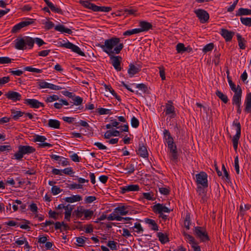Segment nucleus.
I'll list each match as a JSON object with an SVG mask.
<instances>
[{
    "mask_svg": "<svg viewBox=\"0 0 251 251\" xmlns=\"http://www.w3.org/2000/svg\"><path fill=\"white\" fill-rule=\"evenodd\" d=\"M100 47L105 53L110 57L112 64L117 71H120L122 68L120 66L122 58L120 56H114L113 54H119L124 48L123 43H120V39L113 37L105 40L104 44H99L98 45Z\"/></svg>",
    "mask_w": 251,
    "mask_h": 251,
    "instance_id": "1",
    "label": "nucleus"
},
{
    "mask_svg": "<svg viewBox=\"0 0 251 251\" xmlns=\"http://www.w3.org/2000/svg\"><path fill=\"white\" fill-rule=\"evenodd\" d=\"M94 215V211L90 209H85L82 206H79L73 213V216H75L76 219L81 218L84 215L82 220H90Z\"/></svg>",
    "mask_w": 251,
    "mask_h": 251,
    "instance_id": "2",
    "label": "nucleus"
},
{
    "mask_svg": "<svg viewBox=\"0 0 251 251\" xmlns=\"http://www.w3.org/2000/svg\"><path fill=\"white\" fill-rule=\"evenodd\" d=\"M18 151L14 155L15 159L20 160L23 157L24 155L30 154L35 151V148L29 146L20 145L18 147Z\"/></svg>",
    "mask_w": 251,
    "mask_h": 251,
    "instance_id": "3",
    "label": "nucleus"
},
{
    "mask_svg": "<svg viewBox=\"0 0 251 251\" xmlns=\"http://www.w3.org/2000/svg\"><path fill=\"white\" fill-rule=\"evenodd\" d=\"M194 232L195 235L199 238L201 242H205L210 240L206 230L201 226L195 227Z\"/></svg>",
    "mask_w": 251,
    "mask_h": 251,
    "instance_id": "4",
    "label": "nucleus"
},
{
    "mask_svg": "<svg viewBox=\"0 0 251 251\" xmlns=\"http://www.w3.org/2000/svg\"><path fill=\"white\" fill-rule=\"evenodd\" d=\"M233 125L236 127V133L232 138L233 146L235 151H236L238 147V144L239 138L241 136V126L239 122L237 121H234Z\"/></svg>",
    "mask_w": 251,
    "mask_h": 251,
    "instance_id": "5",
    "label": "nucleus"
},
{
    "mask_svg": "<svg viewBox=\"0 0 251 251\" xmlns=\"http://www.w3.org/2000/svg\"><path fill=\"white\" fill-rule=\"evenodd\" d=\"M196 183L197 185H201L202 187H208L207 175L204 172H201L196 175Z\"/></svg>",
    "mask_w": 251,
    "mask_h": 251,
    "instance_id": "6",
    "label": "nucleus"
},
{
    "mask_svg": "<svg viewBox=\"0 0 251 251\" xmlns=\"http://www.w3.org/2000/svg\"><path fill=\"white\" fill-rule=\"evenodd\" d=\"M35 19L27 18L25 21H22L15 25L11 30V32H18L22 28L33 24L35 22Z\"/></svg>",
    "mask_w": 251,
    "mask_h": 251,
    "instance_id": "7",
    "label": "nucleus"
},
{
    "mask_svg": "<svg viewBox=\"0 0 251 251\" xmlns=\"http://www.w3.org/2000/svg\"><path fill=\"white\" fill-rule=\"evenodd\" d=\"M167 144L168 148L170 151V157L171 160L175 162H176L177 161L178 155L176 145L174 141L173 142L172 144L170 143Z\"/></svg>",
    "mask_w": 251,
    "mask_h": 251,
    "instance_id": "8",
    "label": "nucleus"
},
{
    "mask_svg": "<svg viewBox=\"0 0 251 251\" xmlns=\"http://www.w3.org/2000/svg\"><path fill=\"white\" fill-rule=\"evenodd\" d=\"M60 46L66 48L67 49H71L73 51L77 53L80 56H85V53L81 50L80 49L78 46L73 44L70 42L62 44Z\"/></svg>",
    "mask_w": 251,
    "mask_h": 251,
    "instance_id": "9",
    "label": "nucleus"
},
{
    "mask_svg": "<svg viewBox=\"0 0 251 251\" xmlns=\"http://www.w3.org/2000/svg\"><path fill=\"white\" fill-rule=\"evenodd\" d=\"M195 13L199 18L201 23L207 22L209 18V14L207 11L203 9H199L195 11Z\"/></svg>",
    "mask_w": 251,
    "mask_h": 251,
    "instance_id": "10",
    "label": "nucleus"
},
{
    "mask_svg": "<svg viewBox=\"0 0 251 251\" xmlns=\"http://www.w3.org/2000/svg\"><path fill=\"white\" fill-rule=\"evenodd\" d=\"M152 208L153 211L155 213H158L159 214H162L163 212L170 213L171 212V210L170 209L161 203H157L154 205L152 207Z\"/></svg>",
    "mask_w": 251,
    "mask_h": 251,
    "instance_id": "11",
    "label": "nucleus"
},
{
    "mask_svg": "<svg viewBox=\"0 0 251 251\" xmlns=\"http://www.w3.org/2000/svg\"><path fill=\"white\" fill-rule=\"evenodd\" d=\"M137 154L143 158H147L149 156L147 147L143 143H139L138 149L136 151Z\"/></svg>",
    "mask_w": 251,
    "mask_h": 251,
    "instance_id": "12",
    "label": "nucleus"
},
{
    "mask_svg": "<svg viewBox=\"0 0 251 251\" xmlns=\"http://www.w3.org/2000/svg\"><path fill=\"white\" fill-rule=\"evenodd\" d=\"M6 97L14 101L20 100L21 99L22 96L19 93L13 91H9L5 94Z\"/></svg>",
    "mask_w": 251,
    "mask_h": 251,
    "instance_id": "13",
    "label": "nucleus"
},
{
    "mask_svg": "<svg viewBox=\"0 0 251 251\" xmlns=\"http://www.w3.org/2000/svg\"><path fill=\"white\" fill-rule=\"evenodd\" d=\"M141 70V66L137 65L136 66L132 63L129 65V68L127 72L130 77H132L134 75L138 73Z\"/></svg>",
    "mask_w": 251,
    "mask_h": 251,
    "instance_id": "14",
    "label": "nucleus"
},
{
    "mask_svg": "<svg viewBox=\"0 0 251 251\" xmlns=\"http://www.w3.org/2000/svg\"><path fill=\"white\" fill-rule=\"evenodd\" d=\"M207 188L201 185H197V192L199 195L201 197V202L202 203H204L207 201L206 191H205V189Z\"/></svg>",
    "mask_w": 251,
    "mask_h": 251,
    "instance_id": "15",
    "label": "nucleus"
},
{
    "mask_svg": "<svg viewBox=\"0 0 251 251\" xmlns=\"http://www.w3.org/2000/svg\"><path fill=\"white\" fill-rule=\"evenodd\" d=\"M15 48L17 50H25L27 48L24 37L17 38L15 40Z\"/></svg>",
    "mask_w": 251,
    "mask_h": 251,
    "instance_id": "16",
    "label": "nucleus"
},
{
    "mask_svg": "<svg viewBox=\"0 0 251 251\" xmlns=\"http://www.w3.org/2000/svg\"><path fill=\"white\" fill-rule=\"evenodd\" d=\"M221 35L225 39L226 42L230 41L233 35L234 32L231 31H229L226 29L222 28L221 31Z\"/></svg>",
    "mask_w": 251,
    "mask_h": 251,
    "instance_id": "17",
    "label": "nucleus"
},
{
    "mask_svg": "<svg viewBox=\"0 0 251 251\" xmlns=\"http://www.w3.org/2000/svg\"><path fill=\"white\" fill-rule=\"evenodd\" d=\"M121 192L122 194H125L129 191H137L139 190V186L138 185L131 184L128 186H126L121 188Z\"/></svg>",
    "mask_w": 251,
    "mask_h": 251,
    "instance_id": "18",
    "label": "nucleus"
},
{
    "mask_svg": "<svg viewBox=\"0 0 251 251\" xmlns=\"http://www.w3.org/2000/svg\"><path fill=\"white\" fill-rule=\"evenodd\" d=\"M129 206H118L114 209V213L117 215H126L129 212Z\"/></svg>",
    "mask_w": 251,
    "mask_h": 251,
    "instance_id": "19",
    "label": "nucleus"
},
{
    "mask_svg": "<svg viewBox=\"0 0 251 251\" xmlns=\"http://www.w3.org/2000/svg\"><path fill=\"white\" fill-rule=\"evenodd\" d=\"M139 26L141 27V28H139L140 32L147 31L152 27L151 23L144 21L140 22Z\"/></svg>",
    "mask_w": 251,
    "mask_h": 251,
    "instance_id": "20",
    "label": "nucleus"
},
{
    "mask_svg": "<svg viewBox=\"0 0 251 251\" xmlns=\"http://www.w3.org/2000/svg\"><path fill=\"white\" fill-rule=\"evenodd\" d=\"M245 103V111L249 113H251V92L247 95Z\"/></svg>",
    "mask_w": 251,
    "mask_h": 251,
    "instance_id": "21",
    "label": "nucleus"
},
{
    "mask_svg": "<svg viewBox=\"0 0 251 251\" xmlns=\"http://www.w3.org/2000/svg\"><path fill=\"white\" fill-rule=\"evenodd\" d=\"M242 91L240 90L238 94H234L232 98V104L236 106L241 105Z\"/></svg>",
    "mask_w": 251,
    "mask_h": 251,
    "instance_id": "22",
    "label": "nucleus"
},
{
    "mask_svg": "<svg viewBox=\"0 0 251 251\" xmlns=\"http://www.w3.org/2000/svg\"><path fill=\"white\" fill-rule=\"evenodd\" d=\"M164 111L166 115L175 114V107L173 105V102L171 100H169L168 103H166V108Z\"/></svg>",
    "mask_w": 251,
    "mask_h": 251,
    "instance_id": "23",
    "label": "nucleus"
},
{
    "mask_svg": "<svg viewBox=\"0 0 251 251\" xmlns=\"http://www.w3.org/2000/svg\"><path fill=\"white\" fill-rule=\"evenodd\" d=\"M145 222L151 226V229L154 231L158 230V226L154 220L149 218H145Z\"/></svg>",
    "mask_w": 251,
    "mask_h": 251,
    "instance_id": "24",
    "label": "nucleus"
},
{
    "mask_svg": "<svg viewBox=\"0 0 251 251\" xmlns=\"http://www.w3.org/2000/svg\"><path fill=\"white\" fill-rule=\"evenodd\" d=\"M54 29L57 31L62 33H66L68 34H72L73 33L72 31L70 29L65 27L64 25H58L55 26Z\"/></svg>",
    "mask_w": 251,
    "mask_h": 251,
    "instance_id": "25",
    "label": "nucleus"
},
{
    "mask_svg": "<svg viewBox=\"0 0 251 251\" xmlns=\"http://www.w3.org/2000/svg\"><path fill=\"white\" fill-rule=\"evenodd\" d=\"M25 103L30 105L31 108H38V100L35 99H25Z\"/></svg>",
    "mask_w": 251,
    "mask_h": 251,
    "instance_id": "26",
    "label": "nucleus"
},
{
    "mask_svg": "<svg viewBox=\"0 0 251 251\" xmlns=\"http://www.w3.org/2000/svg\"><path fill=\"white\" fill-rule=\"evenodd\" d=\"M26 47H27L29 49H31L34 47V38L29 36L24 37Z\"/></svg>",
    "mask_w": 251,
    "mask_h": 251,
    "instance_id": "27",
    "label": "nucleus"
},
{
    "mask_svg": "<svg viewBox=\"0 0 251 251\" xmlns=\"http://www.w3.org/2000/svg\"><path fill=\"white\" fill-rule=\"evenodd\" d=\"M65 201L73 203L76 201H79L82 200V197L80 195H73L70 197H67L65 199Z\"/></svg>",
    "mask_w": 251,
    "mask_h": 251,
    "instance_id": "28",
    "label": "nucleus"
},
{
    "mask_svg": "<svg viewBox=\"0 0 251 251\" xmlns=\"http://www.w3.org/2000/svg\"><path fill=\"white\" fill-rule=\"evenodd\" d=\"M164 139L166 141L167 144L171 143H173L174 139L171 136L170 132L167 129H164L163 131Z\"/></svg>",
    "mask_w": 251,
    "mask_h": 251,
    "instance_id": "29",
    "label": "nucleus"
},
{
    "mask_svg": "<svg viewBox=\"0 0 251 251\" xmlns=\"http://www.w3.org/2000/svg\"><path fill=\"white\" fill-rule=\"evenodd\" d=\"M73 208V206H70L69 204L65 206V219L68 221L70 220V217Z\"/></svg>",
    "mask_w": 251,
    "mask_h": 251,
    "instance_id": "30",
    "label": "nucleus"
},
{
    "mask_svg": "<svg viewBox=\"0 0 251 251\" xmlns=\"http://www.w3.org/2000/svg\"><path fill=\"white\" fill-rule=\"evenodd\" d=\"M251 15V9L240 8L236 14V16Z\"/></svg>",
    "mask_w": 251,
    "mask_h": 251,
    "instance_id": "31",
    "label": "nucleus"
},
{
    "mask_svg": "<svg viewBox=\"0 0 251 251\" xmlns=\"http://www.w3.org/2000/svg\"><path fill=\"white\" fill-rule=\"evenodd\" d=\"M157 235L159 240L162 244H164L169 242V239L167 235L162 232H158Z\"/></svg>",
    "mask_w": 251,
    "mask_h": 251,
    "instance_id": "32",
    "label": "nucleus"
},
{
    "mask_svg": "<svg viewBox=\"0 0 251 251\" xmlns=\"http://www.w3.org/2000/svg\"><path fill=\"white\" fill-rule=\"evenodd\" d=\"M216 95L224 103H227L228 101L227 96L219 90H217Z\"/></svg>",
    "mask_w": 251,
    "mask_h": 251,
    "instance_id": "33",
    "label": "nucleus"
},
{
    "mask_svg": "<svg viewBox=\"0 0 251 251\" xmlns=\"http://www.w3.org/2000/svg\"><path fill=\"white\" fill-rule=\"evenodd\" d=\"M60 123L58 120L50 119L49 120L48 126H49L58 129L60 128Z\"/></svg>",
    "mask_w": 251,
    "mask_h": 251,
    "instance_id": "34",
    "label": "nucleus"
},
{
    "mask_svg": "<svg viewBox=\"0 0 251 251\" xmlns=\"http://www.w3.org/2000/svg\"><path fill=\"white\" fill-rule=\"evenodd\" d=\"M236 36H237V39L238 40V45H239L240 48L241 49L244 50L246 48V46H245V44L244 43V42H246L245 39L243 38L242 37V36L239 33H237L236 34Z\"/></svg>",
    "mask_w": 251,
    "mask_h": 251,
    "instance_id": "35",
    "label": "nucleus"
},
{
    "mask_svg": "<svg viewBox=\"0 0 251 251\" xmlns=\"http://www.w3.org/2000/svg\"><path fill=\"white\" fill-rule=\"evenodd\" d=\"M11 114H12V118L15 120L19 119V118L24 115L25 112L21 111H16L14 109L11 110Z\"/></svg>",
    "mask_w": 251,
    "mask_h": 251,
    "instance_id": "36",
    "label": "nucleus"
},
{
    "mask_svg": "<svg viewBox=\"0 0 251 251\" xmlns=\"http://www.w3.org/2000/svg\"><path fill=\"white\" fill-rule=\"evenodd\" d=\"M104 86L106 90H108L109 91V92L111 93V94L115 97V98L118 100V101H120L121 100V99L117 93L115 92V91L112 89L111 86L110 85H107L106 84H104Z\"/></svg>",
    "mask_w": 251,
    "mask_h": 251,
    "instance_id": "37",
    "label": "nucleus"
},
{
    "mask_svg": "<svg viewBox=\"0 0 251 251\" xmlns=\"http://www.w3.org/2000/svg\"><path fill=\"white\" fill-rule=\"evenodd\" d=\"M184 235L189 240V243L190 245H198V243L192 235L185 232L184 233Z\"/></svg>",
    "mask_w": 251,
    "mask_h": 251,
    "instance_id": "38",
    "label": "nucleus"
},
{
    "mask_svg": "<svg viewBox=\"0 0 251 251\" xmlns=\"http://www.w3.org/2000/svg\"><path fill=\"white\" fill-rule=\"evenodd\" d=\"M176 50L178 53H182L188 50V48H186L183 43H178L176 46Z\"/></svg>",
    "mask_w": 251,
    "mask_h": 251,
    "instance_id": "39",
    "label": "nucleus"
},
{
    "mask_svg": "<svg viewBox=\"0 0 251 251\" xmlns=\"http://www.w3.org/2000/svg\"><path fill=\"white\" fill-rule=\"evenodd\" d=\"M140 33L139 28H135L131 30H128L124 32L123 35L124 36H130L132 34H137Z\"/></svg>",
    "mask_w": 251,
    "mask_h": 251,
    "instance_id": "40",
    "label": "nucleus"
},
{
    "mask_svg": "<svg viewBox=\"0 0 251 251\" xmlns=\"http://www.w3.org/2000/svg\"><path fill=\"white\" fill-rule=\"evenodd\" d=\"M240 21L242 24L248 26H251V18H240Z\"/></svg>",
    "mask_w": 251,
    "mask_h": 251,
    "instance_id": "41",
    "label": "nucleus"
},
{
    "mask_svg": "<svg viewBox=\"0 0 251 251\" xmlns=\"http://www.w3.org/2000/svg\"><path fill=\"white\" fill-rule=\"evenodd\" d=\"M48 7L50 9V10L54 12L55 13H59L60 14H63V11L62 9L59 7L55 6L52 2L50 4V5Z\"/></svg>",
    "mask_w": 251,
    "mask_h": 251,
    "instance_id": "42",
    "label": "nucleus"
},
{
    "mask_svg": "<svg viewBox=\"0 0 251 251\" xmlns=\"http://www.w3.org/2000/svg\"><path fill=\"white\" fill-rule=\"evenodd\" d=\"M96 112H98L100 115H104V114H111V112L110 110L108 109H105L103 108H99L97 109Z\"/></svg>",
    "mask_w": 251,
    "mask_h": 251,
    "instance_id": "43",
    "label": "nucleus"
},
{
    "mask_svg": "<svg viewBox=\"0 0 251 251\" xmlns=\"http://www.w3.org/2000/svg\"><path fill=\"white\" fill-rule=\"evenodd\" d=\"M136 88L142 90L144 93L148 94L149 90L147 86L144 83L138 84L136 85Z\"/></svg>",
    "mask_w": 251,
    "mask_h": 251,
    "instance_id": "44",
    "label": "nucleus"
},
{
    "mask_svg": "<svg viewBox=\"0 0 251 251\" xmlns=\"http://www.w3.org/2000/svg\"><path fill=\"white\" fill-rule=\"evenodd\" d=\"M214 45L212 43H209L205 45L202 49V51L204 53H206L212 50L214 48Z\"/></svg>",
    "mask_w": 251,
    "mask_h": 251,
    "instance_id": "45",
    "label": "nucleus"
},
{
    "mask_svg": "<svg viewBox=\"0 0 251 251\" xmlns=\"http://www.w3.org/2000/svg\"><path fill=\"white\" fill-rule=\"evenodd\" d=\"M190 224L191 222L190 214H187L185 217V219L184 222V226L187 229H189Z\"/></svg>",
    "mask_w": 251,
    "mask_h": 251,
    "instance_id": "46",
    "label": "nucleus"
},
{
    "mask_svg": "<svg viewBox=\"0 0 251 251\" xmlns=\"http://www.w3.org/2000/svg\"><path fill=\"white\" fill-rule=\"evenodd\" d=\"M24 70L30 72H35L36 73H41L42 72V70L41 69L32 68L29 66L25 67L24 68Z\"/></svg>",
    "mask_w": 251,
    "mask_h": 251,
    "instance_id": "47",
    "label": "nucleus"
},
{
    "mask_svg": "<svg viewBox=\"0 0 251 251\" xmlns=\"http://www.w3.org/2000/svg\"><path fill=\"white\" fill-rule=\"evenodd\" d=\"M46 139L47 138L44 136L39 135H35L34 139L35 142H40L42 143H43Z\"/></svg>",
    "mask_w": 251,
    "mask_h": 251,
    "instance_id": "48",
    "label": "nucleus"
},
{
    "mask_svg": "<svg viewBox=\"0 0 251 251\" xmlns=\"http://www.w3.org/2000/svg\"><path fill=\"white\" fill-rule=\"evenodd\" d=\"M38 85L39 86V88L43 89V88H49L50 83H48L44 80H41L38 83Z\"/></svg>",
    "mask_w": 251,
    "mask_h": 251,
    "instance_id": "49",
    "label": "nucleus"
},
{
    "mask_svg": "<svg viewBox=\"0 0 251 251\" xmlns=\"http://www.w3.org/2000/svg\"><path fill=\"white\" fill-rule=\"evenodd\" d=\"M73 100L74 101V104L76 105H80L83 101V99L79 96H74Z\"/></svg>",
    "mask_w": 251,
    "mask_h": 251,
    "instance_id": "50",
    "label": "nucleus"
},
{
    "mask_svg": "<svg viewBox=\"0 0 251 251\" xmlns=\"http://www.w3.org/2000/svg\"><path fill=\"white\" fill-rule=\"evenodd\" d=\"M131 125L133 127L137 128L139 126V122L136 117H133L131 120Z\"/></svg>",
    "mask_w": 251,
    "mask_h": 251,
    "instance_id": "51",
    "label": "nucleus"
},
{
    "mask_svg": "<svg viewBox=\"0 0 251 251\" xmlns=\"http://www.w3.org/2000/svg\"><path fill=\"white\" fill-rule=\"evenodd\" d=\"M117 243L114 241H109L107 243V246L112 250H116L117 249Z\"/></svg>",
    "mask_w": 251,
    "mask_h": 251,
    "instance_id": "52",
    "label": "nucleus"
},
{
    "mask_svg": "<svg viewBox=\"0 0 251 251\" xmlns=\"http://www.w3.org/2000/svg\"><path fill=\"white\" fill-rule=\"evenodd\" d=\"M59 98L57 95H53L47 97L46 100L47 102H51L55 100H59Z\"/></svg>",
    "mask_w": 251,
    "mask_h": 251,
    "instance_id": "53",
    "label": "nucleus"
},
{
    "mask_svg": "<svg viewBox=\"0 0 251 251\" xmlns=\"http://www.w3.org/2000/svg\"><path fill=\"white\" fill-rule=\"evenodd\" d=\"M11 62V59L8 57H0V64H7L10 63Z\"/></svg>",
    "mask_w": 251,
    "mask_h": 251,
    "instance_id": "54",
    "label": "nucleus"
},
{
    "mask_svg": "<svg viewBox=\"0 0 251 251\" xmlns=\"http://www.w3.org/2000/svg\"><path fill=\"white\" fill-rule=\"evenodd\" d=\"M62 191V190L57 186H53L51 188V193L54 195L60 193Z\"/></svg>",
    "mask_w": 251,
    "mask_h": 251,
    "instance_id": "55",
    "label": "nucleus"
},
{
    "mask_svg": "<svg viewBox=\"0 0 251 251\" xmlns=\"http://www.w3.org/2000/svg\"><path fill=\"white\" fill-rule=\"evenodd\" d=\"M231 90L234 92V94H238L239 91L242 90L241 87L238 85L237 87L235 84L230 86Z\"/></svg>",
    "mask_w": 251,
    "mask_h": 251,
    "instance_id": "56",
    "label": "nucleus"
},
{
    "mask_svg": "<svg viewBox=\"0 0 251 251\" xmlns=\"http://www.w3.org/2000/svg\"><path fill=\"white\" fill-rule=\"evenodd\" d=\"M137 10L136 9L130 8V9H125L124 10V12L126 13L127 15H135L136 13L137 12Z\"/></svg>",
    "mask_w": 251,
    "mask_h": 251,
    "instance_id": "57",
    "label": "nucleus"
},
{
    "mask_svg": "<svg viewBox=\"0 0 251 251\" xmlns=\"http://www.w3.org/2000/svg\"><path fill=\"white\" fill-rule=\"evenodd\" d=\"M95 196H88L85 199V202L86 203H91L96 200Z\"/></svg>",
    "mask_w": 251,
    "mask_h": 251,
    "instance_id": "58",
    "label": "nucleus"
},
{
    "mask_svg": "<svg viewBox=\"0 0 251 251\" xmlns=\"http://www.w3.org/2000/svg\"><path fill=\"white\" fill-rule=\"evenodd\" d=\"M159 74L162 80H165L166 78L165 77V69L163 66H160L159 67Z\"/></svg>",
    "mask_w": 251,
    "mask_h": 251,
    "instance_id": "59",
    "label": "nucleus"
},
{
    "mask_svg": "<svg viewBox=\"0 0 251 251\" xmlns=\"http://www.w3.org/2000/svg\"><path fill=\"white\" fill-rule=\"evenodd\" d=\"M153 194L152 192L143 193L144 198L148 200H153Z\"/></svg>",
    "mask_w": 251,
    "mask_h": 251,
    "instance_id": "60",
    "label": "nucleus"
},
{
    "mask_svg": "<svg viewBox=\"0 0 251 251\" xmlns=\"http://www.w3.org/2000/svg\"><path fill=\"white\" fill-rule=\"evenodd\" d=\"M59 215V213H57L55 211H52L50 210L49 212V215L50 218H53L54 220L57 219V215Z\"/></svg>",
    "mask_w": 251,
    "mask_h": 251,
    "instance_id": "61",
    "label": "nucleus"
},
{
    "mask_svg": "<svg viewBox=\"0 0 251 251\" xmlns=\"http://www.w3.org/2000/svg\"><path fill=\"white\" fill-rule=\"evenodd\" d=\"M62 172L65 174L68 175H72V174H74V172L72 168H66L63 170H62Z\"/></svg>",
    "mask_w": 251,
    "mask_h": 251,
    "instance_id": "62",
    "label": "nucleus"
},
{
    "mask_svg": "<svg viewBox=\"0 0 251 251\" xmlns=\"http://www.w3.org/2000/svg\"><path fill=\"white\" fill-rule=\"evenodd\" d=\"M9 80L10 77L9 76H4L0 78V86H2L3 84L8 82Z\"/></svg>",
    "mask_w": 251,
    "mask_h": 251,
    "instance_id": "63",
    "label": "nucleus"
},
{
    "mask_svg": "<svg viewBox=\"0 0 251 251\" xmlns=\"http://www.w3.org/2000/svg\"><path fill=\"white\" fill-rule=\"evenodd\" d=\"M36 43L39 47H41L46 44L42 39L37 37L34 38V43Z\"/></svg>",
    "mask_w": 251,
    "mask_h": 251,
    "instance_id": "64",
    "label": "nucleus"
}]
</instances>
